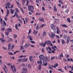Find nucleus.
<instances>
[{
	"instance_id": "nucleus-1",
	"label": "nucleus",
	"mask_w": 73,
	"mask_h": 73,
	"mask_svg": "<svg viewBox=\"0 0 73 73\" xmlns=\"http://www.w3.org/2000/svg\"><path fill=\"white\" fill-rule=\"evenodd\" d=\"M39 58L40 60H42L43 62H46V60L45 58V57L42 54L39 55Z\"/></svg>"
},
{
	"instance_id": "nucleus-2",
	"label": "nucleus",
	"mask_w": 73,
	"mask_h": 73,
	"mask_svg": "<svg viewBox=\"0 0 73 73\" xmlns=\"http://www.w3.org/2000/svg\"><path fill=\"white\" fill-rule=\"evenodd\" d=\"M64 38L65 39V40L67 39V44H68L69 42V41H70V37L69 36H68V37H67V35H64Z\"/></svg>"
},
{
	"instance_id": "nucleus-3",
	"label": "nucleus",
	"mask_w": 73,
	"mask_h": 73,
	"mask_svg": "<svg viewBox=\"0 0 73 73\" xmlns=\"http://www.w3.org/2000/svg\"><path fill=\"white\" fill-rule=\"evenodd\" d=\"M11 69H12L13 72H16V69L15 68V66L13 64V66L11 65Z\"/></svg>"
},
{
	"instance_id": "nucleus-4",
	"label": "nucleus",
	"mask_w": 73,
	"mask_h": 73,
	"mask_svg": "<svg viewBox=\"0 0 73 73\" xmlns=\"http://www.w3.org/2000/svg\"><path fill=\"white\" fill-rule=\"evenodd\" d=\"M28 8L29 9V11H30V12H33V10L34 9L33 7L32 6H29Z\"/></svg>"
},
{
	"instance_id": "nucleus-5",
	"label": "nucleus",
	"mask_w": 73,
	"mask_h": 73,
	"mask_svg": "<svg viewBox=\"0 0 73 73\" xmlns=\"http://www.w3.org/2000/svg\"><path fill=\"white\" fill-rule=\"evenodd\" d=\"M51 28L53 31L56 30V26L54 25L53 24H52L50 25Z\"/></svg>"
},
{
	"instance_id": "nucleus-6",
	"label": "nucleus",
	"mask_w": 73,
	"mask_h": 73,
	"mask_svg": "<svg viewBox=\"0 0 73 73\" xmlns=\"http://www.w3.org/2000/svg\"><path fill=\"white\" fill-rule=\"evenodd\" d=\"M29 45H30L29 43H27L25 44V47L26 48H28V46H29Z\"/></svg>"
},
{
	"instance_id": "nucleus-7",
	"label": "nucleus",
	"mask_w": 73,
	"mask_h": 73,
	"mask_svg": "<svg viewBox=\"0 0 73 73\" xmlns=\"http://www.w3.org/2000/svg\"><path fill=\"white\" fill-rule=\"evenodd\" d=\"M10 13V12H9V10L8 9H7V15H6V17H8V15H9V14Z\"/></svg>"
},
{
	"instance_id": "nucleus-8",
	"label": "nucleus",
	"mask_w": 73,
	"mask_h": 73,
	"mask_svg": "<svg viewBox=\"0 0 73 73\" xmlns=\"http://www.w3.org/2000/svg\"><path fill=\"white\" fill-rule=\"evenodd\" d=\"M56 29H57L56 30V33L57 34H59V32H60V30H59V28L58 27H56Z\"/></svg>"
},
{
	"instance_id": "nucleus-9",
	"label": "nucleus",
	"mask_w": 73,
	"mask_h": 73,
	"mask_svg": "<svg viewBox=\"0 0 73 73\" xmlns=\"http://www.w3.org/2000/svg\"><path fill=\"white\" fill-rule=\"evenodd\" d=\"M15 10H13L12 9H11L10 10V11L11 13V14H13L14 13V12H15Z\"/></svg>"
},
{
	"instance_id": "nucleus-10",
	"label": "nucleus",
	"mask_w": 73,
	"mask_h": 73,
	"mask_svg": "<svg viewBox=\"0 0 73 73\" xmlns=\"http://www.w3.org/2000/svg\"><path fill=\"white\" fill-rule=\"evenodd\" d=\"M47 42V40H46L44 42V44L43 45V47H45V46L46 45V42Z\"/></svg>"
},
{
	"instance_id": "nucleus-11",
	"label": "nucleus",
	"mask_w": 73,
	"mask_h": 73,
	"mask_svg": "<svg viewBox=\"0 0 73 73\" xmlns=\"http://www.w3.org/2000/svg\"><path fill=\"white\" fill-rule=\"evenodd\" d=\"M45 58H46V59L48 61H50V58L46 56L45 57Z\"/></svg>"
},
{
	"instance_id": "nucleus-12",
	"label": "nucleus",
	"mask_w": 73,
	"mask_h": 73,
	"mask_svg": "<svg viewBox=\"0 0 73 73\" xmlns=\"http://www.w3.org/2000/svg\"><path fill=\"white\" fill-rule=\"evenodd\" d=\"M32 58H33V56H30L29 58L30 61H32V60H33Z\"/></svg>"
},
{
	"instance_id": "nucleus-13",
	"label": "nucleus",
	"mask_w": 73,
	"mask_h": 73,
	"mask_svg": "<svg viewBox=\"0 0 73 73\" xmlns=\"http://www.w3.org/2000/svg\"><path fill=\"white\" fill-rule=\"evenodd\" d=\"M11 44L10 43L9 44H8V50H10V49H11Z\"/></svg>"
},
{
	"instance_id": "nucleus-14",
	"label": "nucleus",
	"mask_w": 73,
	"mask_h": 73,
	"mask_svg": "<svg viewBox=\"0 0 73 73\" xmlns=\"http://www.w3.org/2000/svg\"><path fill=\"white\" fill-rule=\"evenodd\" d=\"M44 62H43L42 65L43 66H46L47 65H48V63H47V62H46V63H44Z\"/></svg>"
},
{
	"instance_id": "nucleus-15",
	"label": "nucleus",
	"mask_w": 73,
	"mask_h": 73,
	"mask_svg": "<svg viewBox=\"0 0 73 73\" xmlns=\"http://www.w3.org/2000/svg\"><path fill=\"white\" fill-rule=\"evenodd\" d=\"M54 36H55V35H54V34H53L50 36V38H54Z\"/></svg>"
},
{
	"instance_id": "nucleus-16",
	"label": "nucleus",
	"mask_w": 73,
	"mask_h": 73,
	"mask_svg": "<svg viewBox=\"0 0 73 73\" xmlns=\"http://www.w3.org/2000/svg\"><path fill=\"white\" fill-rule=\"evenodd\" d=\"M7 31L8 32H12V29H10V28H8L7 30Z\"/></svg>"
},
{
	"instance_id": "nucleus-17",
	"label": "nucleus",
	"mask_w": 73,
	"mask_h": 73,
	"mask_svg": "<svg viewBox=\"0 0 73 73\" xmlns=\"http://www.w3.org/2000/svg\"><path fill=\"white\" fill-rule=\"evenodd\" d=\"M39 21H42V22H44V19L43 18L39 19Z\"/></svg>"
},
{
	"instance_id": "nucleus-18",
	"label": "nucleus",
	"mask_w": 73,
	"mask_h": 73,
	"mask_svg": "<svg viewBox=\"0 0 73 73\" xmlns=\"http://www.w3.org/2000/svg\"><path fill=\"white\" fill-rule=\"evenodd\" d=\"M25 20L26 23H28L29 21V19L28 18H25Z\"/></svg>"
},
{
	"instance_id": "nucleus-19",
	"label": "nucleus",
	"mask_w": 73,
	"mask_h": 73,
	"mask_svg": "<svg viewBox=\"0 0 73 73\" xmlns=\"http://www.w3.org/2000/svg\"><path fill=\"white\" fill-rule=\"evenodd\" d=\"M38 32V31H36L35 30H34V35H36L37 33Z\"/></svg>"
},
{
	"instance_id": "nucleus-20",
	"label": "nucleus",
	"mask_w": 73,
	"mask_h": 73,
	"mask_svg": "<svg viewBox=\"0 0 73 73\" xmlns=\"http://www.w3.org/2000/svg\"><path fill=\"white\" fill-rule=\"evenodd\" d=\"M58 66V63H56L55 64H54V66L55 67V68H56V67H57Z\"/></svg>"
},
{
	"instance_id": "nucleus-21",
	"label": "nucleus",
	"mask_w": 73,
	"mask_h": 73,
	"mask_svg": "<svg viewBox=\"0 0 73 73\" xmlns=\"http://www.w3.org/2000/svg\"><path fill=\"white\" fill-rule=\"evenodd\" d=\"M62 43V44H64L65 42V41L63 39L62 40V41H61Z\"/></svg>"
},
{
	"instance_id": "nucleus-22",
	"label": "nucleus",
	"mask_w": 73,
	"mask_h": 73,
	"mask_svg": "<svg viewBox=\"0 0 73 73\" xmlns=\"http://www.w3.org/2000/svg\"><path fill=\"white\" fill-rule=\"evenodd\" d=\"M38 29H39V27H38V24L37 26L36 27V30L37 31L38 30Z\"/></svg>"
},
{
	"instance_id": "nucleus-23",
	"label": "nucleus",
	"mask_w": 73,
	"mask_h": 73,
	"mask_svg": "<svg viewBox=\"0 0 73 73\" xmlns=\"http://www.w3.org/2000/svg\"><path fill=\"white\" fill-rule=\"evenodd\" d=\"M62 56L63 57H64V56H63V54H62V53H61V54H60L59 55V57L60 58H61L62 57Z\"/></svg>"
},
{
	"instance_id": "nucleus-24",
	"label": "nucleus",
	"mask_w": 73,
	"mask_h": 73,
	"mask_svg": "<svg viewBox=\"0 0 73 73\" xmlns=\"http://www.w3.org/2000/svg\"><path fill=\"white\" fill-rule=\"evenodd\" d=\"M51 48L52 49H53L54 48H56V49H57V47L56 46H54L53 47H52Z\"/></svg>"
},
{
	"instance_id": "nucleus-25",
	"label": "nucleus",
	"mask_w": 73,
	"mask_h": 73,
	"mask_svg": "<svg viewBox=\"0 0 73 73\" xmlns=\"http://www.w3.org/2000/svg\"><path fill=\"white\" fill-rule=\"evenodd\" d=\"M29 39L31 41H32V40H33V39L32 38V36H29Z\"/></svg>"
},
{
	"instance_id": "nucleus-26",
	"label": "nucleus",
	"mask_w": 73,
	"mask_h": 73,
	"mask_svg": "<svg viewBox=\"0 0 73 73\" xmlns=\"http://www.w3.org/2000/svg\"><path fill=\"white\" fill-rule=\"evenodd\" d=\"M58 71H60V72H62V73L64 72V71H62V69H58Z\"/></svg>"
},
{
	"instance_id": "nucleus-27",
	"label": "nucleus",
	"mask_w": 73,
	"mask_h": 73,
	"mask_svg": "<svg viewBox=\"0 0 73 73\" xmlns=\"http://www.w3.org/2000/svg\"><path fill=\"white\" fill-rule=\"evenodd\" d=\"M23 71H25V72L26 71H27V69L26 68H23Z\"/></svg>"
},
{
	"instance_id": "nucleus-28",
	"label": "nucleus",
	"mask_w": 73,
	"mask_h": 73,
	"mask_svg": "<svg viewBox=\"0 0 73 73\" xmlns=\"http://www.w3.org/2000/svg\"><path fill=\"white\" fill-rule=\"evenodd\" d=\"M15 10L16 12H17V13H19V10L18 9H16Z\"/></svg>"
},
{
	"instance_id": "nucleus-29",
	"label": "nucleus",
	"mask_w": 73,
	"mask_h": 73,
	"mask_svg": "<svg viewBox=\"0 0 73 73\" xmlns=\"http://www.w3.org/2000/svg\"><path fill=\"white\" fill-rule=\"evenodd\" d=\"M14 48V46H13V44L11 46V50H12L13 49V48Z\"/></svg>"
},
{
	"instance_id": "nucleus-30",
	"label": "nucleus",
	"mask_w": 73,
	"mask_h": 73,
	"mask_svg": "<svg viewBox=\"0 0 73 73\" xmlns=\"http://www.w3.org/2000/svg\"><path fill=\"white\" fill-rule=\"evenodd\" d=\"M23 60L24 61H25V62H27V59L24 58L23 59Z\"/></svg>"
},
{
	"instance_id": "nucleus-31",
	"label": "nucleus",
	"mask_w": 73,
	"mask_h": 73,
	"mask_svg": "<svg viewBox=\"0 0 73 73\" xmlns=\"http://www.w3.org/2000/svg\"><path fill=\"white\" fill-rule=\"evenodd\" d=\"M0 23L1 24H3V19H2L1 18L0 19Z\"/></svg>"
},
{
	"instance_id": "nucleus-32",
	"label": "nucleus",
	"mask_w": 73,
	"mask_h": 73,
	"mask_svg": "<svg viewBox=\"0 0 73 73\" xmlns=\"http://www.w3.org/2000/svg\"><path fill=\"white\" fill-rule=\"evenodd\" d=\"M5 34L7 36H8L9 35V33H8V32H6L5 33Z\"/></svg>"
},
{
	"instance_id": "nucleus-33",
	"label": "nucleus",
	"mask_w": 73,
	"mask_h": 73,
	"mask_svg": "<svg viewBox=\"0 0 73 73\" xmlns=\"http://www.w3.org/2000/svg\"><path fill=\"white\" fill-rule=\"evenodd\" d=\"M20 9L21 10L22 12H23V13H24V11H23V8L21 7L20 8Z\"/></svg>"
},
{
	"instance_id": "nucleus-34",
	"label": "nucleus",
	"mask_w": 73,
	"mask_h": 73,
	"mask_svg": "<svg viewBox=\"0 0 73 73\" xmlns=\"http://www.w3.org/2000/svg\"><path fill=\"white\" fill-rule=\"evenodd\" d=\"M54 11H55V12H57V9H56V7H54Z\"/></svg>"
},
{
	"instance_id": "nucleus-35",
	"label": "nucleus",
	"mask_w": 73,
	"mask_h": 73,
	"mask_svg": "<svg viewBox=\"0 0 73 73\" xmlns=\"http://www.w3.org/2000/svg\"><path fill=\"white\" fill-rule=\"evenodd\" d=\"M40 65H41L42 63V60L41 59H40Z\"/></svg>"
},
{
	"instance_id": "nucleus-36",
	"label": "nucleus",
	"mask_w": 73,
	"mask_h": 73,
	"mask_svg": "<svg viewBox=\"0 0 73 73\" xmlns=\"http://www.w3.org/2000/svg\"><path fill=\"white\" fill-rule=\"evenodd\" d=\"M15 28L17 29V30L19 31L18 28H17V24H16L15 25Z\"/></svg>"
},
{
	"instance_id": "nucleus-37",
	"label": "nucleus",
	"mask_w": 73,
	"mask_h": 73,
	"mask_svg": "<svg viewBox=\"0 0 73 73\" xmlns=\"http://www.w3.org/2000/svg\"><path fill=\"white\" fill-rule=\"evenodd\" d=\"M41 68V65H39V67H38V70H40Z\"/></svg>"
},
{
	"instance_id": "nucleus-38",
	"label": "nucleus",
	"mask_w": 73,
	"mask_h": 73,
	"mask_svg": "<svg viewBox=\"0 0 73 73\" xmlns=\"http://www.w3.org/2000/svg\"><path fill=\"white\" fill-rule=\"evenodd\" d=\"M67 21L69 23H70V19L69 18H67Z\"/></svg>"
},
{
	"instance_id": "nucleus-39",
	"label": "nucleus",
	"mask_w": 73,
	"mask_h": 73,
	"mask_svg": "<svg viewBox=\"0 0 73 73\" xmlns=\"http://www.w3.org/2000/svg\"><path fill=\"white\" fill-rule=\"evenodd\" d=\"M22 0L23 1V2L22 3L23 4V5H24L25 4V0Z\"/></svg>"
},
{
	"instance_id": "nucleus-40",
	"label": "nucleus",
	"mask_w": 73,
	"mask_h": 73,
	"mask_svg": "<svg viewBox=\"0 0 73 73\" xmlns=\"http://www.w3.org/2000/svg\"><path fill=\"white\" fill-rule=\"evenodd\" d=\"M47 43L48 44H50V43H51V42L50 41L48 40L47 41Z\"/></svg>"
},
{
	"instance_id": "nucleus-41",
	"label": "nucleus",
	"mask_w": 73,
	"mask_h": 73,
	"mask_svg": "<svg viewBox=\"0 0 73 73\" xmlns=\"http://www.w3.org/2000/svg\"><path fill=\"white\" fill-rule=\"evenodd\" d=\"M22 61V59H20L19 60H17V61H18L19 62H21Z\"/></svg>"
},
{
	"instance_id": "nucleus-42",
	"label": "nucleus",
	"mask_w": 73,
	"mask_h": 73,
	"mask_svg": "<svg viewBox=\"0 0 73 73\" xmlns=\"http://www.w3.org/2000/svg\"><path fill=\"white\" fill-rule=\"evenodd\" d=\"M43 35L44 36H46V33L45 32V31H44L43 32Z\"/></svg>"
},
{
	"instance_id": "nucleus-43",
	"label": "nucleus",
	"mask_w": 73,
	"mask_h": 73,
	"mask_svg": "<svg viewBox=\"0 0 73 73\" xmlns=\"http://www.w3.org/2000/svg\"><path fill=\"white\" fill-rule=\"evenodd\" d=\"M2 48L3 49H4L5 50H7V48L5 47H2Z\"/></svg>"
},
{
	"instance_id": "nucleus-44",
	"label": "nucleus",
	"mask_w": 73,
	"mask_h": 73,
	"mask_svg": "<svg viewBox=\"0 0 73 73\" xmlns=\"http://www.w3.org/2000/svg\"><path fill=\"white\" fill-rule=\"evenodd\" d=\"M62 27H68V26L65 25H62Z\"/></svg>"
},
{
	"instance_id": "nucleus-45",
	"label": "nucleus",
	"mask_w": 73,
	"mask_h": 73,
	"mask_svg": "<svg viewBox=\"0 0 73 73\" xmlns=\"http://www.w3.org/2000/svg\"><path fill=\"white\" fill-rule=\"evenodd\" d=\"M6 4L7 6H9V5H11V3H6Z\"/></svg>"
},
{
	"instance_id": "nucleus-46",
	"label": "nucleus",
	"mask_w": 73,
	"mask_h": 73,
	"mask_svg": "<svg viewBox=\"0 0 73 73\" xmlns=\"http://www.w3.org/2000/svg\"><path fill=\"white\" fill-rule=\"evenodd\" d=\"M8 53L9 54H10V55H13V53H12L11 52H8Z\"/></svg>"
},
{
	"instance_id": "nucleus-47",
	"label": "nucleus",
	"mask_w": 73,
	"mask_h": 73,
	"mask_svg": "<svg viewBox=\"0 0 73 73\" xmlns=\"http://www.w3.org/2000/svg\"><path fill=\"white\" fill-rule=\"evenodd\" d=\"M12 64H11L10 63H7V65H8V66H11V65H12Z\"/></svg>"
},
{
	"instance_id": "nucleus-48",
	"label": "nucleus",
	"mask_w": 73,
	"mask_h": 73,
	"mask_svg": "<svg viewBox=\"0 0 73 73\" xmlns=\"http://www.w3.org/2000/svg\"><path fill=\"white\" fill-rule=\"evenodd\" d=\"M27 3L26 5H28V3H29V1H28V0H27Z\"/></svg>"
},
{
	"instance_id": "nucleus-49",
	"label": "nucleus",
	"mask_w": 73,
	"mask_h": 73,
	"mask_svg": "<svg viewBox=\"0 0 73 73\" xmlns=\"http://www.w3.org/2000/svg\"><path fill=\"white\" fill-rule=\"evenodd\" d=\"M71 71H72V72L73 71V65L72 66V68H71Z\"/></svg>"
},
{
	"instance_id": "nucleus-50",
	"label": "nucleus",
	"mask_w": 73,
	"mask_h": 73,
	"mask_svg": "<svg viewBox=\"0 0 73 73\" xmlns=\"http://www.w3.org/2000/svg\"><path fill=\"white\" fill-rule=\"evenodd\" d=\"M68 12H69V10L67 9L66 10L65 12H66V13H68Z\"/></svg>"
},
{
	"instance_id": "nucleus-51",
	"label": "nucleus",
	"mask_w": 73,
	"mask_h": 73,
	"mask_svg": "<svg viewBox=\"0 0 73 73\" xmlns=\"http://www.w3.org/2000/svg\"><path fill=\"white\" fill-rule=\"evenodd\" d=\"M43 44H44V43H40L39 45H40V46H43Z\"/></svg>"
},
{
	"instance_id": "nucleus-52",
	"label": "nucleus",
	"mask_w": 73,
	"mask_h": 73,
	"mask_svg": "<svg viewBox=\"0 0 73 73\" xmlns=\"http://www.w3.org/2000/svg\"><path fill=\"white\" fill-rule=\"evenodd\" d=\"M1 42H5V40L4 39V40H1Z\"/></svg>"
},
{
	"instance_id": "nucleus-53",
	"label": "nucleus",
	"mask_w": 73,
	"mask_h": 73,
	"mask_svg": "<svg viewBox=\"0 0 73 73\" xmlns=\"http://www.w3.org/2000/svg\"><path fill=\"white\" fill-rule=\"evenodd\" d=\"M17 35H16V34H14V37L15 38H16V37H17Z\"/></svg>"
},
{
	"instance_id": "nucleus-54",
	"label": "nucleus",
	"mask_w": 73,
	"mask_h": 73,
	"mask_svg": "<svg viewBox=\"0 0 73 73\" xmlns=\"http://www.w3.org/2000/svg\"><path fill=\"white\" fill-rule=\"evenodd\" d=\"M48 49H49L50 50V51H51V50H52V49H51V48H50V47H48Z\"/></svg>"
},
{
	"instance_id": "nucleus-55",
	"label": "nucleus",
	"mask_w": 73,
	"mask_h": 73,
	"mask_svg": "<svg viewBox=\"0 0 73 73\" xmlns=\"http://www.w3.org/2000/svg\"><path fill=\"white\" fill-rule=\"evenodd\" d=\"M3 22H4V24L5 26H6V25L7 24H6V23H5V21H4Z\"/></svg>"
},
{
	"instance_id": "nucleus-56",
	"label": "nucleus",
	"mask_w": 73,
	"mask_h": 73,
	"mask_svg": "<svg viewBox=\"0 0 73 73\" xmlns=\"http://www.w3.org/2000/svg\"><path fill=\"white\" fill-rule=\"evenodd\" d=\"M48 53H50V54L52 53V52H51V51H48Z\"/></svg>"
},
{
	"instance_id": "nucleus-57",
	"label": "nucleus",
	"mask_w": 73,
	"mask_h": 73,
	"mask_svg": "<svg viewBox=\"0 0 73 73\" xmlns=\"http://www.w3.org/2000/svg\"><path fill=\"white\" fill-rule=\"evenodd\" d=\"M42 52H43V53H44V52H45L44 51V48H42Z\"/></svg>"
},
{
	"instance_id": "nucleus-58",
	"label": "nucleus",
	"mask_w": 73,
	"mask_h": 73,
	"mask_svg": "<svg viewBox=\"0 0 73 73\" xmlns=\"http://www.w3.org/2000/svg\"><path fill=\"white\" fill-rule=\"evenodd\" d=\"M24 57V56H23V55H21L19 56V58H21L22 57Z\"/></svg>"
},
{
	"instance_id": "nucleus-59",
	"label": "nucleus",
	"mask_w": 73,
	"mask_h": 73,
	"mask_svg": "<svg viewBox=\"0 0 73 73\" xmlns=\"http://www.w3.org/2000/svg\"><path fill=\"white\" fill-rule=\"evenodd\" d=\"M64 69H65V70H67V68H66V67L65 66L64 67Z\"/></svg>"
},
{
	"instance_id": "nucleus-60",
	"label": "nucleus",
	"mask_w": 73,
	"mask_h": 73,
	"mask_svg": "<svg viewBox=\"0 0 73 73\" xmlns=\"http://www.w3.org/2000/svg\"><path fill=\"white\" fill-rule=\"evenodd\" d=\"M42 10H43V11H45V8H44V7H42Z\"/></svg>"
},
{
	"instance_id": "nucleus-61",
	"label": "nucleus",
	"mask_w": 73,
	"mask_h": 73,
	"mask_svg": "<svg viewBox=\"0 0 73 73\" xmlns=\"http://www.w3.org/2000/svg\"><path fill=\"white\" fill-rule=\"evenodd\" d=\"M28 67L29 68V69L31 68V66H30V64H29L28 65Z\"/></svg>"
},
{
	"instance_id": "nucleus-62",
	"label": "nucleus",
	"mask_w": 73,
	"mask_h": 73,
	"mask_svg": "<svg viewBox=\"0 0 73 73\" xmlns=\"http://www.w3.org/2000/svg\"><path fill=\"white\" fill-rule=\"evenodd\" d=\"M31 29H30L29 31V33H31Z\"/></svg>"
},
{
	"instance_id": "nucleus-63",
	"label": "nucleus",
	"mask_w": 73,
	"mask_h": 73,
	"mask_svg": "<svg viewBox=\"0 0 73 73\" xmlns=\"http://www.w3.org/2000/svg\"><path fill=\"white\" fill-rule=\"evenodd\" d=\"M22 66H23V67H24L25 66V64H24L23 63L22 64Z\"/></svg>"
},
{
	"instance_id": "nucleus-64",
	"label": "nucleus",
	"mask_w": 73,
	"mask_h": 73,
	"mask_svg": "<svg viewBox=\"0 0 73 73\" xmlns=\"http://www.w3.org/2000/svg\"><path fill=\"white\" fill-rule=\"evenodd\" d=\"M70 61H72V62H73V59L71 58H70Z\"/></svg>"
}]
</instances>
